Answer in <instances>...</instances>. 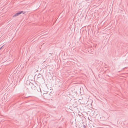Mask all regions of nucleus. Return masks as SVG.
Masks as SVG:
<instances>
[{"mask_svg":"<svg viewBox=\"0 0 128 128\" xmlns=\"http://www.w3.org/2000/svg\"><path fill=\"white\" fill-rule=\"evenodd\" d=\"M22 12L23 11H21L20 12H18L16 14L14 15L13 16V17H15L16 16L18 15H19L20 14H21Z\"/></svg>","mask_w":128,"mask_h":128,"instance_id":"1","label":"nucleus"},{"mask_svg":"<svg viewBox=\"0 0 128 128\" xmlns=\"http://www.w3.org/2000/svg\"><path fill=\"white\" fill-rule=\"evenodd\" d=\"M2 46L0 48V50H1L2 48L3 47V46Z\"/></svg>","mask_w":128,"mask_h":128,"instance_id":"2","label":"nucleus"},{"mask_svg":"<svg viewBox=\"0 0 128 128\" xmlns=\"http://www.w3.org/2000/svg\"><path fill=\"white\" fill-rule=\"evenodd\" d=\"M84 128H85V125H84Z\"/></svg>","mask_w":128,"mask_h":128,"instance_id":"3","label":"nucleus"}]
</instances>
